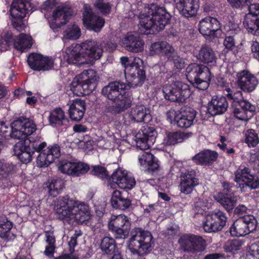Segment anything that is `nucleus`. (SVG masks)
I'll return each mask as SVG.
<instances>
[{"label":"nucleus","mask_w":259,"mask_h":259,"mask_svg":"<svg viewBox=\"0 0 259 259\" xmlns=\"http://www.w3.org/2000/svg\"><path fill=\"white\" fill-rule=\"evenodd\" d=\"M55 210L59 219L70 224L74 222L83 224L91 218L87 204L76 201L67 195L59 198Z\"/></svg>","instance_id":"nucleus-1"},{"label":"nucleus","mask_w":259,"mask_h":259,"mask_svg":"<svg viewBox=\"0 0 259 259\" xmlns=\"http://www.w3.org/2000/svg\"><path fill=\"white\" fill-rule=\"evenodd\" d=\"M139 27L143 34H153L163 30L170 20V15L164 7L152 4L145 6L138 16Z\"/></svg>","instance_id":"nucleus-2"},{"label":"nucleus","mask_w":259,"mask_h":259,"mask_svg":"<svg viewBox=\"0 0 259 259\" xmlns=\"http://www.w3.org/2000/svg\"><path fill=\"white\" fill-rule=\"evenodd\" d=\"M103 53L101 43L87 40L80 45H71L65 50L64 59L69 64H86L101 58Z\"/></svg>","instance_id":"nucleus-3"},{"label":"nucleus","mask_w":259,"mask_h":259,"mask_svg":"<svg viewBox=\"0 0 259 259\" xmlns=\"http://www.w3.org/2000/svg\"><path fill=\"white\" fill-rule=\"evenodd\" d=\"M120 62L124 68L125 77L127 85L131 88L141 86L145 79V71L143 69V60L139 57H121Z\"/></svg>","instance_id":"nucleus-4"},{"label":"nucleus","mask_w":259,"mask_h":259,"mask_svg":"<svg viewBox=\"0 0 259 259\" xmlns=\"http://www.w3.org/2000/svg\"><path fill=\"white\" fill-rule=\"evenodd\" d=\"M11 129L10 136L12 139L24 140L16 143L21 144L23 146L22 153L34 149L31 147L30 141L26 139L36 130V124L33 121L24 116L19 117L12 123Z\"/></svg>","instance_id":"nucleus-5"},{"label":"nucleus","mask_w":259,"mask_h":259,"mask_svg":"<svg viewBox=\"0 0 259 259\" xmlns=\"http://www.w3.org/2000/svg\"><path fill=\"white\" fill-rule=\"evenodd\" d=\"M129 250L133 255L146 254L151 250L153 244L151 233L141 228H135L131 232Z\"/></svg>","instance_id":"nucleus-6"},{"label":"nucleus","mask_w":259,"mask_h":259,"mask_svg":"<svg viewBox=\"0 0 259 259\" xmlns=\"http://www.w3.org/2000/svg\"><path fill=\"white\" fill-rule=\"evenodd\" d=\"M186 75L190 82L203 91L208 88L212 77L207 67L197 63H192L187 67Z\"/></svg>","instance_id":"nucleus-7"},{"label":"nucleus","mask_w":259,"mask_h":259,"mask_svg":"<svg viewBox=\"0 0 259 259\" xmlns=\"http://www.w3.org/2000/svg\"><path fill=\"white\" fill-rule=\"evenodd\" d=\"M97 86L95 72L92 69L84 70L73 79L70 90L77 96H83L91 93Z\"/></svg>","instance_id":"nucleus-8"},{"label":"nucleus","mask_w":259,"mask_h":259,"mask_svg":"<svg viewBox=\"0 0 259 259\" xmlns=\"http://www.w3.org/2000/svg\"><path fill=\"white\" fill-rule=\"evenodd\" d=\"M12 44L16 50L24 52L31 47L32 37L28 34L20 33L14 38L11 31L7 29L0 31V51H7Z\"/></svg>","instance_id":"nucleus-9"},{"label":"nucleus","mask_w":259,"mask_h":259,"mask_svg":"<svg viewBox=\"0 0 259 259\" xmlns=\"http://www.w3.org/2000/svg\"><path fill=\"white\" fill-rule=\"evenodd\" d=\"M35 9V6L27 0L14 1L10 10L14 27L20 32L24 30L26 25L23 19L30 11H34Z\"/></svg>","instance_id":"nucleus-10"},{"label":"nucleus","mask_w":259,"mask_h":259,"mask_svg":"<svg viewBox=\"0 0 259 259\" xmlns=\"http://www.w3.org/2000/svg\"><path fill=\"white\" fill-rule=\"evenodd\" d=\"M165 99L172 102H184L191 95L189 85L180 81L165 84L162 89Z\"/></svg>","instance_id":"nucleus-11"},{"label":"nucleus","mask_w":259,"mask_h":259,"mask_svg":"<svg viewBox=\"0 0 259 259\" xmlns=\"http://www.w3.org/2000/svg\"><path fill=\"white\" fill-rule=\"evenodd\" d=\"M108 226L116 239H125L131 230V222L124 214L112 215L109 220Z\"/></svg>","instance_id":"nucleus-12"},{"label":"nucleus","mask_w":259,"mask_h":259,"mask_svg":"<svg viewBox=\"0 0 259 259\" xmlns=\"http://www.w3.org/2000/svg\"><path fill=\"white\" fill-rule=\"evenodd\" d=\"M256 227L257 221L253 215H244L233 223L230 228V232L232 236H244L255 230Z\"/></svg>","instance_id":"nucleus-13"},{"label":"nucleus","mask_w":259,"mask_h":259,"mask_svg":"<svg viewBox=\"0 0 259 259\" xmlns=\"http://www.w3.org/2000/svg\"><path fill=\"white\" fill-rule=\"evenodd\" d=\"M234 181L241 191H245L247 188L251 190L259 188L258 178L251 174L250 169L246 167H239L236 170Z\"/></svg>","instance_id":"nucleus-14"},{"label":"nucleus","mask_w":259,"mask_h":259,"mask_svg":"<svg viewBox=\"0 0 259 259\" xmlns=\"http://www.w3.org/2000/svg\"><path fill=\"white\" fill-rule=\"evenodd\" d=\"M227 220V217L223 211H213L206 215L205 220L203 222V229L206 233L220 231L225 226Z\"/></svg>","instance_id":"nucleus-15"},{"label":"nucleus","mask_w":259,"mask_h":259,"mask_svg":"<svg viewBox=\"0 0 259 259\" xmlns=\"http://www.w3.org/2000/svg\"><path fill=\"white\" fill-rule=\"evenodd\" d=\"M72 9L67 5L61 4L56 8L49 20L50 26L54 30L65 24L72 16Z\"/></svg>","instance_id":"nucleus-16"},{"label":"nucleus","mask_w":259,"mask_h":259,"mask_svg":"<svg viewBox=\"0 0 259 259\" xmlns=\"http://www.w3.org/2000/svg\"><path fill=\"white\" fill-rule=\"evenodd\" d=\"M185 251L192 253L203 251L206 248V241L201 236L193 234L183 235L179 240Z\"/></svg>","instance_id":"nucleus-17"},{"label":"nucleus","mask_w":259,"mask_h":259,"mask_svg":"<svg viewBox=\"0 0 259 259\" xmlns=\"http://www.w3.org/2000/svg\"><path fill=\"white\" fill-rule=\"evenodd\" d=\"M180 179L179 190L181 193L185 195L192 193L195 188L199 184V179L196 176V172L192 168L182 172Z\"/></svg>","instance_id":"nucleus-18"},{"label":"nucleus","mask_w":259,"mask_h":259,"mask_svg":"<svg viewBox=\"0 0 259 259\" xmlns=\"http://www.w3.org/2000/svg\"><path fill=\"white\" fill-rule=\"evenodd\" d=\"M82 21L88 29L96 32L100 31L105 24V20L95 15L91 6L87 4H83Z\"/></svg>","instance_id":"nucleus-19"},{"label":"nucleus","mask_w":259,"mask_h":259,"mask_svg":"<svg viewBox=\"0 0 259 259\" xmlns=\"http://www.w3.org/2000/svg\"><path fill=\"white\" fill-rule=\"evenodd\" d=\"M109 183L111 187L117 185L121 189L131 190L135 186L136 181L125 170L118 168L112 174Z\"/></svg>","instance_id":"nucleus-20"},{"label":"nucleus","mask_w":259,"mask_h":259,"mask_svg":"<svg viewBox=\"0 0 259 259\" xmlns=\"http://www.w3.org/2000/svg\"><path fill=\"white\" fill-rule=\"evenodd\" d=\"M29 67L34 70L48 71L54 66V60L52 57H44L37 53H31L27 58Z\"/></svg>","instance_id":"nucleus-21"},{"label":"nucleus","mask_w":259,"mask_h":259,"mask_svg":"<svg viewBox=\"0 0 259 259\" xmlns=\"http://www.w3.org/2000/svg\"><path fill=\"white\" fill-rule=\"evenodd\" d=\"M258 82L257 78L248 70H243L236 74V83L244 92H252L255 89Z\"/></svg>","instance_id":"nucleus-22"},{"label":"nucleus","mask_w":259,"mask_h":259,"mask_svg":"<svg viewBox=\"0 0 259 259\" xmlns=\"http://www.w3.org/2000/svg\"><path fill=\"white\" fill-rule=\"evenodd\" d=\"M58 167L62 173L72 176H79L84 174L90 169L89 165L85 163L71 162L67 160L61 161Z\"/></svg>","instance_id":"nucleus-23"},{"label":"nucleus","mask_w":259,"mask_h":259,"mask_svg":"<svg viewBox=\"0 0 259 259\" xmlns=\"http://www.w3.org/2000/svg\"><path fill=\"white\" fill-rule=\"evenodd\" d=\"M60 156V148L57 144L49 146L39 153L36 163L40 167H47Z\"/></svg>","instance_id":"nucleus-24"},{"label":"nucleus","mask_w":259,"mask_h":259,"mask_svg":"<svg viewBox=\"0 0 259 259\" xmlns=\"http://www.w3.org/2000/svg\"><path fill=\"white\" fill-rule=\"evenodd\" d=\"M155 133L152 128H145L139 131L134 137L137 147L142 150L149 149L155 142Z\"/></svg>","instance_id":"nucleus-25"},{"label":"nucleus","mask_w":259,"mask_h":259,"mask_svg":"<svg viewBox=\"0 0 259 259\" xmlns=\"http://www.w3.org/2000/svg\"><path fill=\"white\" fill-rule=\"evenodd\" d=\"M127 85L119 81H113L104 87L102 90V94L109 100L116 101L117 98L126 94Z\"/></svg>","instance_id":"nucleus-26"},{"label":"nucleus","mask_w":259,"mask_h":259,"mask_svg":"<svg viewBox=\"0 0 259 259\" xmlns=\"http://www.w3.org/2000/svg\"><path fill=\"white\" fill-rule=\"evenodd\" d=\"M221 27L220 22L215 18L206 17L202 19L198 24L199 32L204 36H215V32Z\"/></svg>","instance_id":"nucleus-27"},{"label":"nucleus","mask_w":259,"mask_h":259,"mask_svg":"<svg viewBox=\"0 0 259 259\" xmlns=\"http://www.w3.org/2000/svg\"><path fill=\"white\" fill-rule=\"evenodd\" d=\"M126 115L129 120L133 123H147L152 120L150 109L142 105L132 108Z\"/></svg>","instance_id":"nucleus-28"},{"label":"nucleus","mask_w":259,"mask_h":259,"mask_svg":"<svg viewBox=\"0 0 259 259\" xmlns=\"http://www.w3.org/2000/svg\"><path fill=\"white\" fill-rule=\"evenodd\" d=\"M121 43L124 48L130 52L138 53L144 50V41L138 35L128 33L122 39Z\"/></svg>","instance_id":"nucleus-29"},{"label":"nucleus","mask_w":259,"mask_h":259,"mask_svg":"<svg viewBox=\"0 0 259 259\" xmlns=\"http://www.w3.org/2000/svg\"><path fill=\"white\" fill-rule=\"evenodd\" d=\"M151 55H159L169 60L177 53L173 47L166 41H159L152 44L149 49Z\"/></svg>","instance_id":"nucleus-30"},{"label":"nucleus","mask_w":259,"mask_h":259,"mask_svg":"<svg viewBox=\"0 0 259 259\" xmlns=\"http://www.w3.org/2000/svg\"><path fill=\"white\" fill-rule=\"evenodd\" d=\"M255 107L248 101H241L239 105H235L234 116L239 120L247 121L254 115Z\"/></svg>","instance_id":"nucleus-31"},{"label":"nucleus","mask_w":259,"mask_h":259,"mask_svg":"<svg viewBox=\"0 0 259 259\" xmlns=\"http://www.w3.org/2000/svg\"><path fill=\"white\" fill-rule=\"evenodd\" d=\"M176 7L185 17L195 16L199 8L198 0H175Z\"/></svg>","instance_id":"nucleus-32"},{"label":"nucleus","mask_w":259,"mask_h":259,"mask_svg":"<svg viewBox=\"0 0 259 259\" xmlns=\"http://www.w3.org/2000/svg\"><path fill=\"white\" fill-rule=\"evenodd\" d=\"M208 105V110L212 115L224 113L228 107L226 99L223 96H213Z\"/></svg>","instance_id":"nucleus-33"},{"label":"nucleus","mask_w":259,"mask_h":259,"mask_svg":"<svg viewBox=\"0 0 259 259\" xmlns=\"http://www.w3.org/2000/svg\"><path fill=\"white\" fill-rule=\"evenodd\" d=\"M218 157V154L214 151L204 150L195 155L192 160L197 164L209 165L214 162Z\"/></svg>","instance_id":"nucleus-34"},{"label":"nucleus","mask_w":259,"mask_h":259,"mask_svg":"<svg viewBox=\"0 0 259 259\" xmlns=\"http://www.w3.org/2000/svg\"><path fill=\"white\" fill-rule=\"evenodd\" d=\"M126 194V192H121L118 190L114 191L110 199L113 207L121 210L128 208L131 205V201L127 197H125V195Z\"/></svg>","instance_id":"nucleus-35"},{"label":"nucleus","mask_w":259,"mask_h":259,"mask_svg":"<svg viewBox=\"0 0 259 259\" xmlns=\"http://www.w3.org/2000/svg\"><path fill=\"white\" fill-rule=\"evenodd\" d=\"M49 121L50 124L54 127H66L69 123V120L65 116V112L60 107L56 108L50 112Z\"/></svg>","instance_id":"nucleus-36"},{"label":"nucleus","mask_w":259,"mask_h":259,"mask_svg":"<svg viewBox=\"0 0 259 259\" xmlns=\"http://www.w3.org/2000/svg\"><path fill=\"white\" fill-rule=\"evenodd\" d=\"M85 103L83 100L77 99L72 101L69 109V114L71 120H80L84 114Z\"/></svg>","instance_id":"nucleus-37"},{"label":"nucleus","mask_w":259,"mask_h":259,"mask_svg":"<svg viewBox=\"0 0 259 259\" xmlns=\"http://www.w3.org/2000/svg\"><path fill=\"white\" fill-rule=\"evenodd\" d=\"M197 59L204 64L214 66L216 64L217 57L215 52L210 47L204 45L201 47Z\"/></svg>","instance_id":"nucleus-38"},{"label":"nucleus","mask_w":259,"mask_h":259,"mask_svg":"<svg viewBox=\"0 0 259 259\" xmlns=\"http://www.w3.org/2000/svg\"><path fill=\"white\" fill-rule=\"evenodd\" d=\"M13 223L4 215L0 216V237L7 241L13 240L16 236L12 232Z\"/></svg>","instance_id":"nucleus-39"},{"label":"nucleus","mask_w":259,"mask_h":259,"mask_svg":"<svg viewBox=\"0 0 259 259\" xmlns=\"http://www.w3.org/2000/svg\"><path fill=\"white\" fill-rule=\"evenodd\" d=\"M196 115V112L194 110L185 111L180 115H178L175 120L179 127L188 128L193 124Z\"/></svg>","instance_id":"nucleus-40"},{"label":"nucleus","mask_w":259,"mask_h":259,"mask_svg":"<svg viewBox=\"0 0 259 259\" xmlns=\"http://www.w3.org/2000/svg\"><path fill=\"white\" fill-rule=\"evenodd\" d=\"M214 198L228 211L234 208L237 201L234 194L218 193Z\"/></svg>","instance_id":"nucleus-41"},{"label":"nucleus","mask_w":259,"mask_h":259,"mask_svg":"<svg viewBox=\"0 0 259 259\" xmlns=\"http://www.w3.org/2000/svg\"><path fill=\"white\" fill-rule=\"evenodd\" d=\"M243 24L248 32L255 35H259V18L246 14Z\"/></svg>","instance_id":"nucleus-42"},{"label":"nucleus","mask_w":259,"mask_h":259,"mask_svg":"<svg viewBox=\"0 0 259 259\" xmlns=\"http://www.w3.org/2000/svg\"><path fill=\"white\" fill-rule=\"evenodd\" d=\"M191 135V133L170 132L167 134L165 141L166 145H175L182 143Z\"/></svg>","instance_id":"nucleus-43"},{"label":"nucleus","mask_w":259,"mask_h":259,"mask_svg":"<svg viewBox=\"0 0 259 259\" xmlns=\"http://www.w3.org/2000/svg\"><path fill=\"white\" fill-rule=\"evenodd\" d=\"M115 104L111 107L112 111L115 113H120L129 108L131 105V101L126 94H123L117 98L116 101H113Z\"/></svg>","instance_id":"nucleus-44"},{"label":"nucleus","mask_w":259,"mask_h":259,"mask_svg":"<svg viewBox=\"0 0 259 259\" xmlns=\"http://www.w3.org/2000/svg\"><path fill=\"white\" fill-rule=\"evenodd\" d=\"M45 242L46 245L44 253L48 257H52L56 249V239L53 232H45Z\"/></svg>","instance_id":"nucleus-45"},{"label":"nucleus","mask_w":259,"mask_h":259,"mask_svg":"<svg viewBox=\"0 0 259 259\" xmlns=\"http://www.w3.org/2000/svg\"><path fill=\"white\" fill-rule=\"evenodd\" d=\"M116 247L115 240L111 237H103L100 244V248L104 254H112Z\"/></svg>","instance_id":"nucleus-46"},{"label":"nucleus","mask_w":259,"mask_h":259,"mask_svg":"<svg viewBox=\"0 0 259 259\" xmlns=\"http://www.w3.org/2000/svg\"><path fill=\"white\" fill-rule=\"evenodd\" d=\"M23 146L21 144H16L14 146L15 154L18 157L19 160L23 163H28L32 160V155L34 153V150L27 151L22 153Z\"/></svg>","instance_id":"nucleus-47"},{"label":"nucleus","mask_w":259,"mask_h":259,"mask_svg":"<svg viewBox=\"0 0 259 259\" xmlns=\"http://www.w3.org/2000/svg\"><path fill=\"white\" fill-rule=\"evenodd\" d=\"M64 186V182L62 179H53L48 186L50 195L53 197L56 196L62 190Z\"/></svg>","instance_id":"nucleus-48"},{"label":"nucleus","mask_w":259,"mask_h":259,"mask_svg":"<svg viewBox=\"0 0 259 259\" xmlns=\"http://www.w3.org/2000/svg\"><path fill=\"white\" fill-rule=\"evenodd\" d=\"M145 157L148 166L146 170V172L150 174L156 173L159 168L157 159L151 153H147Z\"/></svg>","instance_id":"nucleus-49"},{"label":"nucleus","mask_w":259,"mask_h":259,"mask_svg":"<svg viewBox=\"0 0 259 259\" xmlns=\"http://www.w3.org/2000/svg\"><path fill=\"white\" fill-rule=\"evenodd\" d=\"M243 244V242L239 239L229 240L225 243L224 248L226 252L235 254L240 249Z\"/></svg>","instance_id":"nucleus-50"},{"label":"nucleus","mask_w":259,"mask_h":259,"mask_svg":"<svg viewBox=\"0 0 259 259\" xmlns=\"http://www.w3.org/2000/svg\"><path fill=\"white\" fill-rule=\"evenodd\" d=\"M245 142L249 147H254L258 144V137L254 130L252 129L247 130L245 133Z\"/></svg>","instance_id":"nucleus-51"},{"label":"nucleus","mask_w":259,"mask_h":259,"mask_svg":"<svg viewBox=\"0 0 259 259\" xmlns=\"http://www.w3.org/2000/svg\"><path fill=\"white\" fill-rule=\"evenodd\" d=\"M16 166L12 163H4L0 161V176L5 178L16 172Z\"/></svg>","instance_id":"nucleus-52"},{"label":"nucleus","mask_w":259,"mask_h":259,"mask_svg":"<svg viewBox=\"0 0 259 259\" xmlns=\"http://www.w3.org/2000/svg\"><path fill=\"white\" fill-rule=\"evenodd\" d=\"M226 91L227 93L225 94L227 97L233 100L234 105H239L241 101H247L243 100L242 97V93L240 91L233 92L230 88H226Z\"/></svg>","instance_id":"nucleus-53"},{"label":"nucleus","mask_w":259,"mask_h":259,"mask_svg":"<svg viewBox=\"0 0 259 259\" xmlns=\"http://www.w3.org/2000/svg\"><path fill=\"white\" fill-rule=\"evenodd\" d=\"M94 6L102 14H107L110 12L111 5L109 3L105 2L103 0H96Z\"/></svg>","instance_id":"nucleus-54"},{"label":"nucleus","mask_w":259,"mask_h":259,"mask_svg":"<svg viewBox=\"0 0 259 259\" xmlns=\"http://www.w3.org/2000/svg\"><path fill=\"white\" fill-rule=\"evenodd\" d=\"M90 173L102 179H105L108 178V172L106 169L101 165L92 166Z\"/></svg>","instance_id":"nucleus-55"},{"label":"nucleus","mask_w":259,"mask_h":259,"mask_svg":"<svg viewBox=\"0 0 259 259\" xmlns=\"http://www.w3.org/2000/svg\"><path fill=\"white\" fill-rule=\"evenodd\" d=\"M80 36V29L79 27L74 25L65 31V37L67 39L74 40L78 38Z\"/></svg>","instance_id":"nucleus-56"},{"label":"nucleus","mask_w":259,"mask_h":259,"mask_svg":"<svg viewBox=\"0 0 259 259\" xmlns=\"http://www.w3.org/2000/svg\"><path fill=\"white\" fill-rule=\"evenodd\" d=\"M224 29L228 32V34L233 35L237 34L241 31L239 25L237 23L229 21L224 26Z\"/></svg>","instance_id":"nucleus-57"},{"label":"nucleus","mask_w":259,"mask_h":259,"mask_svg":"<svg viewBox=\"0 0 259 259\" xmlns=\"http://www.w3.org/2000/svg\"><path fill=\"white\" fill-rule=\"evenodd\" d=\"M232 7L242 9L252 3L253 0H227Z\"/></svg>","instance_id":"nucleus-58"},{"label":"nucleus","mask_w":259,"mask_h":259,"mask_svg":"<svg viewBox=\"0 0 259 259\" xmlns=\"http://www.w3.org/2000/svg\"><path fill=\"white\" fill-rule=\"evenodd\" d=\"M168 61H172L175 67L177 69L181 70L185 67V62L182 58L180 57L176 53Z\"/></svg>","instance_id":"nucleus-59"},{"label":"nucleus","mask_w":259,"mask_h":259,"mask_svg":"<svg viewBox=\"0 0 259 259\" xmlns=\"http://www.w3.org/2000/svg\"><path fill=\"white\" fill-rule=\"evenodd\" d=\"M249 253L253 259H259V241L252 243L249 246Z\"/></svg>","instance_id":"nucleus-60"},{"label":"nucleus","mask_w":259,"mask_h":259,"mask_svg":"<svg viewBox=\"0 0 259 259\" xmlns=\"http://www.w3.org/2000/svg\"><path fill=\"white\" fill-rule=\"evenodd\" d=\"M225 48L228 50H233L235 46V42L233 35L227 34L223 42Z\"/></svg>","instance_id":"nucleus-61"},{"label":"nucleus","mask_w":259,"mask_h":259,"mask_svg":"<svg viewBox=\"0 0 259 259\" xmlns=\"http://www.w3.org/2000/svg\"><path fill=\"white\" fill-rule=\"evenodd\" d=\"M247 6H248L249 12L247 14L259 18V4L250 3Z\"/></svg>","instance_id":"nucleus-62"},{"label":"nucleus","mask_w":259,"mask_h":259,"mask_svg":"<svg viewBox=\"0 0 259 259\" xmlns=\"http://www.w3.org/2000/svg\"><path fill=\"white\" fill-rule=\"evenodd\" d=\"M223 192L224 194H234L233 188L235 187L233 184L228 182H224L223 183Z\"/></svg>","instance_id":"nucleus-63"},{"label":"nucleus","mask_w":259,"mask_h":259,"mask_svg":"<svg viewBox=\"0 0 259 259\" xmlns=\"http://www.w3.org/2000/svg\"><path fill=\"white\" fill-rule=\"evenodd\" d=\"M55 7L54 0H48L42 5V9L47 12L52 10Z\"/></svg>","instance_id":"nucleus-64"}]
</instances>
